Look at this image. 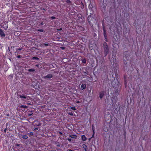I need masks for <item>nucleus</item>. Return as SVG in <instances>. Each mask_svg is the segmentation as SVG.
<instances>
[{
    "label": "nucleus",
    "mask_w": 151,
    "mask_h": 151,
    "mask_svg": "<svg viewBox=\"0 0 151 151\" xmlns=\"http://www.w3.org/2000/svg\"><path fill=\"white\" fill-rule=\"evenodd\" d=\"M22 138L24 139H27L28 138V137L27 135H23L22 136Z\"/></svg>",
    "instance_id": "nucleus-12"
},
{
    "label": "nucleus",
    "mask_w": 151,
    "mask_h": 151,
    "mask_svg": "<svg viewBox=\"0 0 151 151\" xmlns=\"http://www.w3.org/2000/svg\"><path fill=\"white\" fill-rule=\"evenodd\" d=\"M86 60L84 58L82 60V62L83 63H86Z\"/></svg>",
    "instance_id": "nucleus-13"
},
{
    "label": "nucleus",
    "mask_w": 151,
    "mask_h": 151,
    "mask_svg": "<svg viewBox=\"0 0 151 151\" xmlns=\"http://www.w3.org/2000/svg\"><path fill=\"white\" fill-rule=\"evenodd\" d=\"M8 27V24H7L6 26V27H5L4 28V29H7V28Z\"/></svg>",
    "instance_id": "nucleus-27"
},
{
    "label": "nucleus",
    "mask_w": 151,
    "mask_h": 151,
    "mask_svg": "<svg viewBox=\"0 0 151 151\" xmlns=\"http://www.w3.org/2000/svg\"><path fill=\"white\" fill-rule=\"evenodd\" d=\"M93 135H92V137H93Z\"/></svg>",
    "instance_id": "nucleus-39"
},
{
    "label": "nucleus",
    "mask_w": 151,
    "mask_h": 151,
    "mask_svg": "<svg viewBox=\"0 0 151 151\" xmlns=\"http://www.w3.org/2000/svg\"><path fill=\"white\" fill-rule=\"evenodd\" d=\"M105 56H106L109 53V48L108 46H104Z\"/></svg>",
    "instance_id": "nucleus-1"
},
{
    "label": "nucleus",
    "mask_w": 151,
    "mask_h": 151,
    "mask_svg": "<svg viewBox=\"0 0 151 151\" xmlns=\"http://www.w3.org/2000/svg\"><path fill=\"white\" fill-rule=\"evenodd\" d=\"M38 129L37 128H35L34 129V131H36V130H37Z\"/></svg>",
    "instance_id": "nucleus-32"
},
{
    "label": "nucleus",
    "mask_w": 151,
    "mask_h": 151,
    "mask_svg": "<svg viewBox=\"0 0 151 151\" xmlns=\"http://www.w3.org/2000/svg\"><path fill=\"white\" fill-rule=\"evenodd\" d=\"M116 54H113L112 55V57H113H113H114V58H115V56H116Z\"/></svg>",
    "instance_id": "nucleus-30"
},
{
    "label": "nucleus",
    "mask_w": 151,
    "mask_h": 151,
    "mask_svg": "<svg viewBox=\"0 0 151 151\" xmlns=\"http://www.w3.org/2000/svg\"><path fill=\"white\" fill-rule=\"evenodd\" d=\"M51 18L52 19H54L55 18V17H54V16H52V17H51Z\"/></svg>",
    "instance_id": "nucleus-26"
},
{
    "label": "nucleus",
    "mask_w": 151,
    "mask_h": 151,
    "mask_svg": "<svg viewBox=\"0 0 151 151\" xmlns=\"http://www.w3.org/2000/svg\"><path fill=\"white\" fill-rule=\"evenodd\" d=\"M93 5L92 3H91L88 6L89 8L90 9H92V8L93 7Z\"/></svg>",
    "instance_id": "nucleus-9"
},
{
    "label": "nucleus",
    "mask_w": 151,
    "mask_h": 151,
    "mask_svg": "<svg viewBox=\"0 0 151 151\" xmlns=\"http://www.w3.org/2000/svg\"><path fill=\"white\" fill-rule=\"evenodd\" d=\"M104 46H107V44L105 42H104L103 44Z\"/></svg>",
    "instance_id": "nucleus-20"
},
{
    "label": "nucleus",
    "mask_w": 151,
    "mask_h": 151,
    "mask_svg": "<svg viewBox=\"0 0 151 151\" xmlns=\"http://www.w3.org/2000/svg\"><path fill=\"white\" fill-rule=\"evenodd\" d=\"M27 106L26 105H22L21 106V107L23 108H27Z\"/></svg>",
    "instance_id": "nucleus-18"
},
{
    "label": "nucleus",
    "mask_w": 151,
    "mask_h": 151,
    "mask_svg": "<svg viewBox=\"0 0 151 151\" xmlns=\"http://www.w3.org/2000/svg\"><path fill=\"white\" fill-rule=\"evenodd\" d=\"M29 134L30 135L32 136L33 135V133L32 132H30L29 133Z\"/></svg>",
    "instance_id": "nucleus-25"
},
{
    "label": "nucleus",
    "mask_w": 151,
    "mask_h": 151,
    "mask_svg": "<svg viewBox=\"0 0 151 151\" xmlns=\"http://www.w3.org/2000/svg\"><path fill=\"white\" fill-rule=\"evenodd\" d=\"M92 18V17L91 16H89L88 17V22H89V23H90V21L89 20L91 19Z\"/></svg>",
    "instance_id": "nucleus-14"
},
{
    "label": "nucleus",
    "mask_w": 151,
    "mask_h": 151,
    "mask_svg": "<svg viewBox=\"0 0 151 151\" xmlns=\"http://www.w3.org/2000/svg\"><path fill=\"white\" fill-rule=\"evenodd\" d=\"M19 144H16V146H19Z\"/></svg>",
    "instance_id": "nucleus-35"
},
{
    "label": "nucleus",
    "mask_w": 151,
    "mask_h": 151,
    "mask_svg": "<svg viewBox=\"0 0 151 151\" xmlns=\"http://www.w3.org/2000/svg\"><path fill=\"white\" fill-rule=\"evenodd\" d=\"M69 137H70L74 139H76L77 137V136L76 135L73 134L70 135Z\"/></svg>",
    "instance_id": "nucleus-10"
},
{
    "label": "nucleus",
    "mask_w": 151,
    "mask_h": 151,
    "mask_svg": "<svg viewBox=\"0 0 151 151\" xmlns=\"http://www.w3.org/2000/svg\"><path fill=\"white\" fill-rule=\"evenodd\" d=\"M104 93L103 92H102L100 93L99 94V97L100 99L102 98L104 95Z\"/></svg>",
    "instance_id": "nucleus-8"
},
{
    "label": "nucleus",
    "mask_w": 151,
    "mask_h": 151,
    "mask_svg": "<svg viewBox=\"0 0 151 151\" xmlns=\"http://www.w3.org/2000/svg\"><path fill=\"white\" fill-rule=\"evenodd\" d=\"M32 59L33 60L35 59V60H38L39 59V58H38L37 57H33Z\"/></svg>",
    "instance_id": "nucleus-19"
},
{
    "label": "nucleus",
    "mask_w": 151,
    "mask_h": 151,
    "mask_svg": "<svg viewBox=\"0 0 151 151\" xmlns=\"http://www.w3.org/2000/svg\"><path fill=\"white\" fill-rule=\"evenodd\" d=\"M77 103H79V101H77Z\"/></svg>",
    "instance_id": "nucleus-38"
},
{
    "label": "nucleus",
    "mask_w": 151,
    "mask_h": 151,
    "mask_svg": "<svg viewBox=\"0 0 151 151\" xmlns=\"http://www.w3.org/2000/svg\"><path fill=\"white\" fill-rule=\"evenodd\" d=\"M20 97L21 98H22L24 99H26V97L24 95H20Z\"/></svg>",
    "instance_id": "nucleus-15"
},
{
    "label": "nucleus",
    "mask_w": 151,
    "mask_h": 151,
    "mask_svg": "<svg viewBox=\"0 0 151 151\" xmlns=\"http://www.w3.org/2000/svg\"><path fill=\"white\" fill-rule=\"evenodd\" d=\"M21 57V56L20 55H18L17 56V58H20Z\"/></svg>",
    "instance_id": "nucleus-33"
},
{
    "label": "nucleus",
    "mask_w": 151,
    "mask_h": 151,
    "mask_svg": "<svg viewBox=\"0 0 151 151\" xmlns=\"http://www.w3.org/2000/svg\"><path fill=\"white\" fill-rule=\"evenodd\" d=\"M19 50H21V49H19Z\"/></svg>",
    "instance_id": "nucleus-41"
},
{
    "label": "nucleus",
    "mask_w": 151,
    "mask_h": 151,
    "mask_svg": "<svg viewBox=\"0 0 151 151\" xmlns=\"http://www.w3.org/2000/svg\"><path fill=\"white\" fill-rule=\"evenodd\" d=\"M81 139L83 141H85L87 139V138L85 135H83L81 136Z\"/></svg>",
    "instance_id": "nucleus-6"
},
{
    "label": "nucleus",
    "mask_w": 151,
    "mask_h": 151,
    "mask_svg": "<svg viewBox=\"0 0 151 151\" xmlns=\"http://www.w3.org/2000/svg\"><path fill=\"white\" fill-rule=\"evenodd\" d=\"M59 134H62V132H59Z\"/></svg>",
    "instance_id": "nucleus-37"
},
{
    "label": "nucleus",
    "mask_w": 151,
    "mask_h": 151,
    "mask_svg": "<svg viewBox=\"0 0 151 151\" xmlns=\"http://www.w3.org/2000/svg\"><path fill=\"white\" fill-rule=\"evenodd\" d=\"M68 114L71 116H73V113L72 112H70L68 113Z\"/></svg>",
    "instance_id": "nucleus-23"
},
{
    "label": "nucleus",
    "mask_w": 151,
    "mask_h": 151,
    "mask_svg": "<svg viewBox=\"0 0 151 151\" xmlns=\"http://www.w3.org/2000/svg\"><path fill=\"white\" fill-rule=\"evenodd\" d=\"M124 78H125V86H126V85L127 82L126 80L125 79L126 78H125V76H124Z\"/></svg>",
    "instance_id": "nucleus-21"
},
{
    "label": "nucleus",
    "mask_w": 151,
    "mask_h": 151,
    "mask_svg": "<svg viewBox=\"0 0 151 151\" xmlns=\"http://www.w3.org/2000/svg\"><path fill=\"white\" fill-rule=\"evenodd\" d=\"M36 66H37V67L39 68H41V67L39 65L37 64V65H36Z\"/></svg>",
    "instance_id": "nucleus-22"
},
{
    "label": "nucleus",
    "mask_w": 151,
    "mask_h": 151,
    "mask_svg": "<svg viewBox=\"0 0 151 151\" xmlns=\"http://www.w3.org/2000/svg\"><path fill=\"white\" fill-rule=\"evenodd\" d=\"M70 108L73 110H76V109L75 106L70 107Z\"/></svg>",
    "instance_id": "nucleus-17"
},
{
    "label": "nucleus",
    "mask_w": 151,
    "mask_h": 151,
    "mask_svg": "<svg viewBox=\"0 0 151 151\" xmlns=\"http://www.w3.org/2000/svg\"><path fill=\"white\" fill-rule=\"evenodd\" d=\"M35 70V69H30L28 70L29 72H33Z\"/></svg>",
    "instance_id": "nucleus-16"
},
{
    "label": "nucleus",
    "mask_w": 151,
    "mask_h": 151,
    "mask_svg": "<svg viewBox=\"0 0 151 151\" xmlns=\"http://www.w3.org/2000/svg\"><path fill=\"white\" fill-rule=\"evenodd\" d=\"M119 94V93L118 92H115V93L114 94V95H115V96H117Z\"/></svg>",
    "instance_id": "nucleus-24"
},
{
    "label": "nucleus",
    "mask_w": 151,
    "mask_h": 151,
    "mask_svg": "<svg viewBox=\"0 0 151 151\" xmlns=\"http://www.w3.org/2000/svg\"><path fill=\"white\" fill-rule=\"evenodd\" d=\"M44 45L45 46H48L49 45L48 43H45Z\"/></svg>",
    "instance_id": "nucleus-29"
},
{
    "label": "nucleus",
    "mask_w": 151,
    "mask_h": 151,
    "mask_svg": "<svg viewBox=\"0 0 151 151\" xmlns=\"http://www.w3.org/2000/svg\"><path fill=\"white\" fill-rule=\"evenodd\" d=\"M34 126H40L41 125V124L40 122L37 120H35L34 122Z\"/></svg>",
    "instance_id": "nucleus-2"
},
{
    "label": "nucleus",
    "mask_w": 151,
    "mask_h": 151,
    "mask_svg": "<svg viewBox=\"0 0 151 151\" xmlns=\"http://www.w3.org/2000/svg\"><path fill=\"white\" fill-rule=\"evenodd\" d=\"M82 146L85 151H88V148L87 147L86 145L83 144Z\"/></svg>",
    "instance_id": "nucleus-5"
},
{
    "label": "nucleus",
    "mask_w": 151,
    "mask_h": 151,
    "mask_svg": "<svg viewBox=\"0 0 151 151\" xmlns=\"http://www.w3.org/2000/svg\"><path fill=\"white\" fill-rule=\"evenodd\" d=\"M93 132H94V130L93 129Z\"/></svg>",
    "instance_id": "nucleus-40"
},
{
    "label": "nucleus",
    "mask_w": 151,
    "mask_h": 151,
    "mask_svg": "<svg viewBox=\"0 0 151 151\" xmlns=\"http://www.w3.org/2000/svg\"><path fill=\"white\" fill-rule=\"evenodd\" d=\"M103 30L104 31V37H105V39H106L107 37H106V33L105 32V30L104 29H103Z\"/></svg>",
    "instance_id": "nucleus-11"
},
{
    "label": "nucleus",
    "mask_w": 151,
    "mask_h": 151,
    "mask_svg": "<svg viewBox=\"0 0 151 151\" xmlns=\"http://www.w3.org/2000/svg\"><path fill=\"white\" fill-rule=\"evenodd\" d=\"M68 140L69 141V142H71V139H70V138H68Z\"/></svg>",
    "instance_id": "nucleus-31"
},
{
    "label": "nucleus",
    "mask_w": 151,
    "mask_h": 151,
    "mask_svg": "<svg viewBox=\"0 0 151 151\" xmlns=\"http://www.w3.org/2000/svg\"><path fill=\"white\" fill-rule=\"evenodd\" d=\"M86 85L85 84H82L81 86V90H83L85 89L86 87Z\"/></svg>",
    "instance_id": "nucleus-7"
},
{
    "label": "nucleus",
    "mask_w": 151,
    "mask_h": 151,
    "mask_svg": "<svg viewBox=\"0 0 151 151\" xmlns=\"http://www.w3.org/2000/svg\"><path fill=\"white\" fill-rule=\"evenodd\" d=\"M0 35L1 37H4L5 36V35L4 33V32L1 29H0Z\"/></svg>",
    "instance_id": "nucleus-3"
},
{
    "label": "nucleus",
    "mask_w": 151,
    "mask_h": 151,
    "mask_svg": "<svg viewBox=\"0 0 151 151\" xmlns=\"http://www.w3.org/2000/svg\"><path fill=\"white\" fill-rule=\"evenodd\" d=\"M38 31L40 32H43V30L42 29H38Z\"/></svg>",
    "instance_id": "nucleus-28"
},
{
    "label": "nucleus",
    "mask_w": 151,
    "mask_h": 151,
    "mask_svg": "<svg viewBox=\"0 0 151 151\" xmlns=\"http://www.w3.org/2000/svg\"><path fill=\"white\" fill-rule=\"evenodd\" d=\"M61 48H62V49H63H63H64V47H61Z\"/></svg>",
    "instance_id": "nucleus-36"
},
{
    "label": "nucleus",
    "mask_w": 151,
    "mask_h": 151,
    "mask_svg": "<svg viewBox=\"0 0 151 151\" xmlns=\"http://www.w3.org/2000/svg\"><path fill=\"white\" fill-rule=\"evenodd\" d=\"M52 74H50L47 75L46 76H44L43 77V78H52Z\"/></svg>",
    "instance_id": "nucleus-4"
},
{
    "label": "nucleus",
    "mask_w": 151,
    "mask_h": 151,
    "mask_svg": "<svg viewBox=\"0 0 151 151\" xmlns=\"http://www.w3.org/2000/svg\"><path fill=\"white\" fill-rule=\"evenodd\" d=\"M62 30V28H60V29H57V30Z\"/></svg>",
    "instance_id": "nucleus-34"
}]
</instances>
